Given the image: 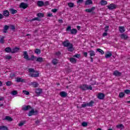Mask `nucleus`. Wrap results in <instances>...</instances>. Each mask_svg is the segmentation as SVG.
Here are the masks:
<instances>
[{"label": "nucleus", "instance_id": "obj_56", "mask_svg": "<svg viewBox=\"0 0 130 130\" xmlns=\"http://www.w3.org/2000/svg\"><path fill=\"white\" fill-rule=\"evenodd\" d=\"M51 12H52V13H56V12H57V9H52L51 10Z\"/></svg>", "mask_w": 130, "mask_h": 130}, {"label": "nucleus", "instance_id": "obj_44", "mask_svg": "<svg viewBox=\"0 0 130 130\" xmlns=\"http://www.w3.org/2000/svg\"><path fill=\"white\" fill-rule=\"evenodd\" d=\"M123 96H124V93H123V92H120L119 94V97L120 98H122V97H123Z\"/></svg>", "mask_w": 130, "mask_h": 130}, {"label": "nucleus", "instance_id": "obj_29", "mask_svg": "<svg viewBox=\"0 0 130 130\" xmlns=\"http://www.w3.org/2000/svg\"><path fill=\"white\" fill-rule=\"evenodd\" d=\"M3 15L4 16H5V17H8V16H9V15H10V13L8 11L6 10L3 13Z\"/></svg>", "mask_w": 130, "mask_h": 130}, {"label": "nucleus", "instance_id": "obj_2", "mask_svg": "<svg viewBox=\"0 0 130 130\" xmlns=\"http://www.w3.org/2000/svg\"><path fill=\"white\" fill-rule=\"evenodd\" d=\"M80 88L83 91H86V90H92L93 88L91 85L88 86L87 84H83L80 85Z\"/></svg>", "mask_w": 130, "mask_h": 130}, {"label": "nucleus", "instance_id": "obj_25", "mask_svg": "<svg viewBox=\"0 0 130 130\" xmlns=\"http://www.w3.org/2000/svg\"><path fill=\"white\" fill-rule=\"evenodd\" d=\"M96 51H98V52H99V53H101V54H104V51L101 49H96Z\"/></svg>", "mask_w": 130, "mask_h": 130}, {"label": "nucleus", "instance_id": "obj_4", "mask_svg": "<svg viewBox=\"0 0 130 130\" xmlns=\"http://www.w3.org/2000/svg\"><path fill=\"white\" fill-rule=\"evenodd\" d=\"M33 59L34 60H35V61L40 63L43 62V61H44V59L41 57H37L36 56H33Z\"/></svg>", "mask_w": 130, "mask_h": 130}, {"label": "nucleus", "instance_id": "obj_47", "mask_svg": "<svg viewBox=\"0 0 130 130\" xmlns=\"http://www.w3.org/2000/svg\"><path fill=\"white\" fill-rule=\"evenodd\" d=\"M5 58L6 59H11V58H12V56L11 55H6Z\"/></svg>", "mask_w": 130, "mask_h": 130}, {"label": "nucleus", "instance_id": "obj_5", "mask_svg": "<svg viewBox=\"0 0 130 130\" xmlns=\"http://www.w3.org/2000/svg\"><path fill=\"white\" fill-rule=\"evenodd\" d=\"M22 110L23 111H27V110H30V109H32V107L30 106V105H24L21 107Z\"/></svg>", "mask_w": 130, "mask_h": 130}, {"label": "nucleus", "instance_id": "obj_35", "mask_svg": "<svg viewBox=\"0 0 130 130\" xmlns=\"http://www.w3.org/2000/svg\"><path fill=\"white\" fill-rule=\"evenodd\" d=\"M5 37L2 36L0 38V43H5Z\"/></svg>", "mask_w": 130, "mask_h": 130}, {"label": "nucleus", "instance_id": "obj_1", "mask_svg": "<svg viewBox=\"0 0 130 130\" xmlns=\"http://www.w3.org/2000/svg\"><path fill=\"white\" fill-rule=\"evenodd\" d=\"M62 44L64 47L68 48V51H74L73 45L69 42V40L63 42Z\"/></svg>", "mask_w": 130, "mask_h": 130}, {"label": "nucleus", "instance_id": "obj_19", "mask_svg": "<svg viewBox=\"0 0 130 130\" xmlns=\"http://www.w3.org/2000/svg\"><path fill=\"white\" fill-rule=\"evenodd\" d=\"M52 63H53L54 66L57 64V63H58V60L56 58H54L52 60Z\"/></svg>", "mask_w": 130, "mask_h": 130}, {"label": "nucleus", "instance_id": "obj_62", "mask_svg": "<svg viewBox=\"0 0 130 130\" xmlns=\"http://www.w3.org/2000/svg\"><path fill=\"white\" fill-rule=\"evenodd\" d=\"M40 122V121H39V120H37L36 121V123L37 125H38V124H39V123Z\"/></svg>", "mask_w": 130, "mask_h": 130}, {"label": "nucleus", "instance_id": "obj_27", "mask_svg": "<svg viewBox=\"0 0 130 130\" xmlns=\"http://www.w3.org/2000/svg\"><path fill=\"white\" fill-rule=\"evenodd\" d=\"M33 87L34 88H37L38 87H39V83H38V82H34Z\"/></svg>", "mask_w": 130, "mask_h": 130}, {"label": "nucleus", "instance_id": "obj_21", "mask_svg": "<svg viewBox=\"0 0 130 130\" xmlns=\"http://www.w3.org/2000/svg\"><path fill=\"white\" fill-rule=\"evenodd\" d=\"M92 4H93V2L92 1V0H86V1L85 2L86 6H88L89 5H92Z\"/></svg>", "mask_w": 130, "mask_h": 130}, {"label": "nucleus", "instance_id": "obj_64", "mask_svg": "<svg viewBox=\"0 0 130 130\" xmlns=\"http://www.w3.org/2000/svg\"><path fill=\"white\" fill-rule=\"evenodd\" d=\"M79 3H83V0H78L77 4H79Z\"/></svg>", "mask_w": 130, "mask_h": 130}, {"label": "nucleus", "instance_id": "obj_63", "mask_svg": "<svg viewBox=\"0 0 130 130\" xmlns=\"http://www.w3.org/2000/svg\"><path fill=\"white\" fill-rule=\"evenodd\" d=\"M59 23H63V21L62 19H59L58 20Z\"/></svg>", "mask_w": 130, "mask_h": 130}, {"label": "nucleus", "instance_id": "obj_37", "mask_svg": "<svg viewBox=\"0 0 130 130\" xmlns=\"http://www.w3.org/2000/svg\"><path fill=\"white\" fill-rule=\"evenodd\" d=\"M37 16L39 18H43L44 17V14L43 13H38Z\"/></svg>", "mask_w": 130, "mask_h": 130}, {"label": "nucleus", "instance_id": "obj_48", "mask_svg": "<svg viewBox=\"0 0 130 130\" xmlns=\"http://www.w3.org/2000/svg\"><path fill=\"white\" fill-rule=\"evenodd\" d=\"M37 114H38V111L33 110V115H37Z\"/></svg>", "mask_w": 130, "mask_h": 130}, {"label": "nucleus", "instance_id": "obj_14", "mask_svg": "<svg viewBox=\"0 0 130 130\" xmlns=\"http://www.w3.org/2000/svg\"><path fill=\"white\" fill-rule=\"evenodd\" d=\"M95 7H93L91 9H86L85 12H86L87 13H92L93 11H95Z\"/></svg>", "mask_w": 130, "mask_h": 130}, {"label": "nucleus", "instance_id": "obj_8", "mask_svg": "<svg viewBox=\"0 0 130 130\" xmlns=\"http://www.w3.org/2000/svg\"><path fill=\"white\" fill-rule=\"evenodd\" d=\"M23 56L24 58L26 59V60H30V59H31V58H29V55H28V52H27V51L23 52Z\"/></svg>", "mask_w": 130, "mask_h": 130}, {"label": "nucleus", "instance_id": "obj_46", "mask_svg": "<svg viewBox=\"0 0 130 130\" xmlns=\"http://www.w3.org/2000/svg\"><path fill=\"white\" fill-rule=\"evenodd\" d=\"M17 82H23V79L21 78L18 77L16 79Z\"/></svg>", "mask_w": 130, "mask_h": 130}, {"label": "nucleus", "instance_id": "obj_50", "mask_svg": "<svg viewBox=\"0 0 130 130\" xmlns=\"http://www.w3.org/2000/svg\"><path fill=\"white\" fill-rule=\"evenodd\" d=\"M23 93L25 94V95H29V93L28 91H27L26 90H23Z\"/></svg>", "mask_w": 130, "mask_h": 130}, {"label": "nucleus", "instance_id": "obj_52", "mask_svg": "<svg viewBox=\"0 0 130 130\" xmlns=\"http://www.w3.org/2000/svg\"><path fill=\"white\" fill-rule=\"evenodd\" d=\"M107 35H108V33H107V32L105 31V32H104L103 34V37H105L107 36Z\"/></svg>", "mask_w": 130, "mask_h": 130}, {"label": "nucleus", "instance_id": "obj_16", "mask_svg": "<svg viewBox=\"0 0 130 130\" xmlns=\"http://www.w3.org/2000/svg\"><path fill=\"white\" fill-rule=\"evenodd\" d=\"M88 53H89V55L90 57L95 56L96 54V53H95V51H94L93 50L89 51Z\"/></svg>", "mask_w": 130, "mask_h": 130}, {"label": "nucleus", "instance_id": "obj_30", "mask_svg": "<svg viewBox=\"0 0 130 130\" xmlns=\"http://www.w3.org/2000/svg\"><path fill=\"white\" fill-rule=\"evenodd\" d=\"M5 51L7 52L8 53H10V52L12 53V49L10 47H7L5 49Z\"/></svg>", "mask_w": 130, "mask_h": 130}, {"label": "nucleus", "instance_id": "obj_60", "mask_svg": "<svg viewBox=\"0 0 130 130\" xmlns=\"http://www.w3.org/2000/svg\"><path fill=\"white\" fill-rule=\"evenodd\" d=\"M11 29H12V30H15V26L14 25H11Z\"/></svg>", "mask_w": 130, "mask_h": 130}, {"label": "nucleus", "instance_id": "obj_24", "mask_svg": "<svg viewBox=\"0 0 130 130\" xmlns=\"http://www.w3.org/2000/svg\"><path fill=\"white\" fill-rule=\"evenodd\" d=\"M28 72L29 73V76L32 77H33V73H33V69H29Z\"/></svg>", "mask_w": 130, "mask_h": 130}, {"label": "nucleus", "instance_id": "obj_53", "mask_svg": "<svg viewBox=\"0 0 130 130\" xmlns=\"http://www.w3.org/2000/svg\"><path fill=\"white\" fill-rule=\"evenodd\" d=\"M6 85L7 86H11V85H12V82L11 81H8L6 83Z\"/></svg>", "mask_w": 130, "mask_h": 130}, {"label": "nucleus", "instance_id": "obj_49", "mask_svg": "<svg viewBox=\"0 0 130 130\" xmlns=\"http://www.w3.org/2000/svg\"><path fill=\"white\" fill-rule=\"evenodd\" d=\"M124 93H125L126 94H129L130 90L128 89H126L124 91Z\"/></svg>", "mask_w": 130, "mask_h": 130}, {"label": "nucleus", "instance_id": "obj_32", "mask_svg": "<svg viewBox=\"0 0 130 130\" xmlns=\"http://www.w3.org/2000/svg\"><path fill=\"white\" fill-rule=\"evenodd\" d=\"M70 61L71 62H72V63H76V62H77V60H76L75 58H70Z\"/></svg>", "mask_w": 130, "mask_h": 130}, {"label": "nucleus", "instance_id": "obj_22", "mask_svg": "<svg viewBox=\"0 0 130 130\" xmlns=\"http://www.w3.org/2000/svg\"><path fill=\"white\" fill-rule=\"evenodd\" d=\"M34 52L36 54H37L38 55L39 54H40V53H41V50L39 49H36Z\"/></svg>", "mask_w": 130, "mask_h": 130}, {"label": "nucleus", "instance_id": "obj_38", "mask_svg": "<svg viewBox=\"0 0 130 130\" xmlns=\"http://www.w3.org/2000/svg\"><path fill=\"white\" fill-rule=\"evenodd\" d=\"M9 29V25H5L4 26V33H7V30Z\"/></svg>", "mask_w": 130, "mask_h": 130}, {"label": "nucleus", "instance_id": "obj_55", "mask_svg": "<svg viewBox=\"0 0 130 130\" xmlns=\"http://www.w3.org/2000/svg\"><path fill=\"white\" fill-rule=\"evenodd\" d=\"M49 5V2H48V1H46L45 2V3H44V6H48Z\"/></svg>", "mask_w": 130, "mask_h": 130}, {"label": "nucleus", "instance_id": "obj_20", "mask_svg": "<svg viewBox=\"0 0 130 130\" xmlns=\"http://www.w3.org/2000/svg\"><path fill=\"white\" fill-rule=\"evenodd\" d=\"M112 55V52H109L108 54H106V55L105 56V57L106 58H109L111 57Z\"/></svg>", "mask_w": 130, "mask_h": 130}, {"label": "nucleus", "instance_id": "obj_7", "mask_svg": "<svg viewBox=\"0 0 130 130\" xmlns=\"http://www.w3.org/2000/svg\"><path fill=\"white\" fill-rule=\"evenodd\" d=\"M109 10H114L116 9V5L111 4L109 6H107Z\"/></svg>", "mask_w": 130, "mask_h": 130}, {"label": "nucleus", "instance_id": "obj_18", "mask_svg": "<svg viewBox=\"0 0 130 130\" xmlns=\"http://www.w3.org/2000/svg\"><path fill=\"white\" fill-rule=\"evenodd\" d=\"M37 5L38 7H43V6H44V2L41 1H38Z\"/></svg>", "mask_w": 130, "mask_h": 130}, {"label": "nucleus", "instance_id": "obj_9", "mask_svg": "<svg viewBox=\"0 0 130 130\" xmlns=\"http://www.w3.org/2000/svg\"><path fill=\"white\" fill-rule=\"evenodd\" d=\"M34 78H38L39 77V71L33 70Z\"/></svg>", "mask_w": 130, "mask_h": 130}, {"label": "nucleus", "instance_id": "obj_28", "mask_svg": "<svg viewBox=\"0 0 130 130\" xmlns=\"http://www.w3.org/2000/svg\"><path fill=\"white\" fill-rule=\"evenodd\" d=\"M101 5L102 6H106V5H107V1H105L104 0H102L101 1Z\"/></svg>", "mask_w": 130, "mask_h": 130}, {"label": "nucleus", "instance_id": "obj_33", "mask_svg": "<svg viewBox=\"0 0 130 130\" xmlns=\"http://www.w3.org/2000/svg\"><path fill=\"white\" fill-rule=\"evenodd\" d=\"M30 110V111L27 114L28 116H32V115H33V109L31 108Z\"/></svg>", "mask_w": 130, "mask_h": 130}, {"label": "nucleus", "instance_id": "obj_42", "mask_svg": "<svg viewBox=\"0 0 130 130\" xmlns=\"http://www.w3.org/2000/svg\"><path fill=\"white\" fill-rule=\"evenodd\" d=\"M81 125L84 127L87 126L88 125V123L86 122H83L81 124Z\"/></svg>", "mask_w": 130, "mask_h": 130}, {"label": "nucleus", "instance_id": "obj_36", "mask_svg": "<svg viewBox=\"0 0 130 130\" xmlns=\"http://www.w3.org/2000/svg\"><path fill=\"white\" fill-rule=\"evenodd\" d=\"M8 127L6 126H0V130H8Z\"/></svg>", "mask_w": 130, "mask_h": 130}, {"label": "nucleus", "instance_id": "obj_12", "mask_svg": "<svg viewBox=\"0 0 130 130\" xmlns=\"http://www.w3.org/2000/svg\"><path fill=\"white\" fill-rule=\"evenodd\" d=\"M113 75L116 77H120L121 76V73L119 72L118 71L116 70L114 72Z\"/></svg>", "mask_w": 130, "mask_h": 130}, {"label": "nucleus", "instance_id": "obj_13", "mask_svg": "<svg viewBox=\"0 0 130 130\" xmlns=\"http://www.w3.org/2000/svg\"><path fill=\"white\" fill-rule=\"evenodd\" d=\"M28 7V5L25 3H22L20 5V8H22V9H26Z\"/></svg>", "mask_w": 130, "mask_h": 130}, {"label": "nucleus", "instance_id": "obj_54", "mask_svg": "<svg viewBox=\"0 0 130 130\" xmlns=\"http://www.w3.org/2000/svg\"><path fill=\"white\" fill-rule=\"evenodd\" d=\"M109 26H107L105 27V32H107L109 30Z\"/></svg>", "mask_w": 130, "mask_h": 130}, {"label": "nucleus", "instance_id": "obj_39", "mask_svg": "<svg viewBox=\"0 0 130 130\" xmlns=\"http://www.w3.org/2000/svg\"><path fill=\"white\" fill-rule=\"evenodd\" d=\"M5 119L8 120V121H12V120H13V119L10 116H6Z\"/></svg>", "mask_w": 130, "mask_h": 130}, {"label": "nucleus", "instance_id": "obj_59", "mask_svg": "<svg viewBox=\"0 0 130 130\" xmlns=\"http://www.w3.org/2000/svg\"><path fill=\"white\" fill-rule=\"evenodd\" d=\"M55 54H56V55H60L61 53H60V52L58 51V52H56Z\"/></svg>", "mask_w": 130, "mask_h": 130}, {"label": "nucleus", "instance_id": "obj_31", "mask_svg": "<svg viewBox=\"0 0 130 130\" xmlns=\"http://www.w3.org/2000/svg\"><path fill=\"white\" fill-rule=\"evenodd\" d=\"M19 50V48H15L11 49V53H15V52H17Z\"/></svg>", "mask_w": 130, "mask_h": 130}, {"label": "nucleus", "instance_id": "obj_10", "mask_svg": "<svg viewBox=\"0 0 130 130\" xmlns=\"http://www.w3.org/2000/svg\"><path fill=\"white\" fill-rule=\"evenodd\" d=\"M120 37L121 39H123V40H126V39H128V36L125 34H122L120 35Z\"/></svg>", "mask_w": 130, "mask_h": 130}, {"label": "nucleus", "instance_id": "obj_23", "mask_svg": "<svg viewBox=\"0 0 130 130\" xmlns=\"http://www.w3.org/2000/svg\"><path fill=\"white\" fill-rule=\"evenodd\" d=\"M119 30L121 33H123V32H125V29H124V27L123 26L119 27Z\"/></svg>", "mask_w": 130, "mask_h": 130}, {"label": "nucleus", "instance_id": "obj_34", "mask_svg": "<svg viewBox=\"0 0 130 130\" xmlns=\"http://www.w3.org/2000/svg\"><path fill=\"white\" fill-rule=\"evenodd\" d=\"M10 12L11 14H12V15H14L15 14H16L17 10H16L15 9H10Z\"/></svg>", "mask_w": 130, "mask_h": 130}, {"label": "nucleus", "instance_id": "obj_41", "mask_svg": "<svg viewBox=\"0 0 130 130\" xmlns=\"http://www.w3.org/2000/svg\"><path fill=\"white\" fill-rule=\"evenodd\" d=\"M25 124V121H21L19 124L18 125L19 126H23Z\"/></svg>", "mask_w": 130, "mask_h": 130}, {"label": "nucleus", "instance_id": "obj_57", "mask_svg": "<svg viewBox=\"0 0 130 130\" xmlns=\"http://www.w3.org/2000/svg\"><path fill=\"white\" fill-rule=\"evenodd\" d=\"M83 55L84 56H85V57H87L88 56V53L87 52H84L83 53Z\"/></svg>", "mask_w": 130, "mask_h": 130}, {"label": "nucleus", "instance_id": "obj_61", "mask_svg": "<svg viewBox=\"0 0 130 130\" xmlns=\"http://www.w3.org/2000/svg\"><path fill=\"white\" fill-rule=\"evenodd\" d=\"M52 13H49L48 14V17H52Z\"/></svg>", "mask_w": 130, "mask_h": 130}, {"label": "nucleus", "instance_id": "obj_15", "mask_svg": "<svg viewBox=\"0 0 130 130\" xmlns=\"http://www.w3.org/2000/svg\"><path fill=\"white\" fill-rule=\"evenodd\" d=\"M60 96H61V97H67V96H68V93L64 91H61L60 92Z\"/></svg>", "mask_w": 130, "mask_h": 130}, {"label": "nucleus", "instance_id": "obj_51", "mask_svg": "<svg viewBox=\"0 0 130 130\" xmlns=\"http://www.w3.org/2000/svg\"><path fill=\"white\" fill-rule=\"evenodd\" d=\"M74 56V57H77V58H80V57H81V55L77 54L75 55Z\"/></svg>", "mask_w": 130, "mask_h": 130}, {"label": "nucleus", "instance_id": "obj_26", "mask_svg": "<svg viewBox=\"0 0 130 130\" xmlns=\"http://www.w3.org/2000/svg\"><path fill=\"white\" fill-rule=\"evenodd\" d=\"M95 102L93 101H91L89 103H87V105L89 107H92L93 106V104H94Z\"/></svg>", "mask_w": 130, "mask_h": 130}, {"label": "nucleus", "instance_id": "obj_6", "mask_svg": "<svg viewBox=\"0 0 130 130\" xmlns=\"http://www.w3.org/2000/svg\"><path fill=\"white\" fill-rule=\"evenodd\" d=\"M43 90L42 88H37L36 89L35 92L37 95V96H40L41 94L43 93Z\"/></svg>", "mask_w": 130, "mask_h": 130}, {"label": "nucleus", "instance_id": "obj_45", "mask_svg": "<svg viewBox=\"0 0 130 130\" xmlns=\"http://www.w3.org/2000/svg\"><path fill=\"white\" fill-rule=\"evenodd\" d=\"M68 6H69V7H70V8H74V3H69L68 4Z\"/></svg>", "mask_w": 130, "mask_h": 130}, {"label": "nucleus", "instance_id": "obj_43", "mask_svg": "<svg viewBox=\"0 0 130 130\" xmlns=\"http://www.w3.org/2000/svg\"><path fill=\"white\" fill-rule=\"evenodd\" d=\"M87 106H88V103H85V104H82L81 105V107L82 108H85V107H87Z\"/></svg>", "mask_w": 130, "mask_h": 130}, {"label": "nucleus", "instance_id": "obj_58", "mask_svg": "<svg viewBox=\"0 0 130 130\" xmlns=\"http://www.w3.org/2000/svg\"><path fill=\"white\" fill-rule=\"evenodd\" d=\"M33 21H39V18L36 17L33 19Z\"/></svg>", "mask_w": 130, "mask_h": 130}, {"label": "nucleus", "instance_id": "obj_3", "mask_svg": "<svg viewBox=\"0 0 130 130\" xmlns=\"http://www.w3.org/2000/svg\"><path fill=\"white\" fill-rule=\"evenodd\" d=\"M66 31H70L71 32V34H72L73 35H76L77 33H78V30L76 28H72L71 26H68V27L66 29Z\"/></svg>", "mask_w": 130, "mask_h": 130}, {"label": "nucleus", "instance_id": "obj_11", "mask_svg": "<svg viewBox=\"0 0 130 130\" xmlns=\"http://www.w3.org/2000/svg\"><path fill=\"white\" fill-rule=\"evenodd\" d=\"M104 97H105V95L103 93H100L98 95V98L100 99V100L104 99Z\"/></svg>", "mask_w": 130, "mask_h": 130}, {"label": "nucleus", "instance_id": "obj_40", "mask_svg": "<svg viewBox=\"0 0 130 130\" xmlns=\"http://www.w3.org/2000/svg\"><path fill=\"white\" fill-rule=\"evenodd\" d=\"M11 94L13 95H17L18 92L16 90H13L11 92Z\"/></svg>", "mask_w": 130, "mask_h": 130}, {"label": "nucleus", "instance_id": "obj_17", "mask_svg": "<svg viewBox=\"0 0 130 130\" xmlns=\"http://www.w3.org/2000/svg\"><path fill=\"white\" fill-rule=\"evenodd\" d=\"M116 127H117V128H119V129H123V128H124V126L122 124H120L117 125Z\"/></svg>", "mask_w": 130, "mask_h": 130}]
</instances>
